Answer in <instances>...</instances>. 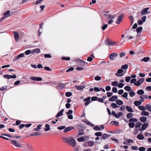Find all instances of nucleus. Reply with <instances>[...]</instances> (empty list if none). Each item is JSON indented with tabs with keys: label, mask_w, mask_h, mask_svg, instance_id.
Segmentation results:
<instances>
[{
	"label": "nucleus",
	"mask_w": 151,
	"mask_h": 151,
	"mask_svg": "<svg viewBox=\"0 0 151 151\" xmlns=\"http://www.w3.org/2000/svg\"><path fill=\"white\" fill-rule=\"evenodd\" d=\"M63 139L65 140L70 146L74 147L76 145V142L75 139L72 137H63Z\"/></svg>",
	"instance_id": "nucleus-1"
},
{
	"label": "nucleus",
	"mask_w": 151,
	"mask_h": 151,
	"mask_svg": "<svg viewBox=\"0 0 151 151\" xmlns=\"http://www.w3.org/2000/svg\"><path fill=\"white\" fill-rule=\"evenodd\" d=\"M94 144V143L93 141H89L83 144L82 146L84 147H91Z\"/></svg>",
	"instance_id": "nucleus-2"
},
{
	"label": "nucleus",
	"mask_w": 151,
	"mask_h": 151,
	"mask_svg": "<svg viewBox=\"0 0 151 151\" xmlns=\"http://www.w3.org/2000/svg\"><path fill=\"white\" fill-rule=\"evenodd\" d=\"M10 142L12 145L17 147H22L21 144L19 142L15 140H11L10 141Z\"/></svg>",
	"instance_id": "nucleus-3"
},
{
	"label": "nucleus",
	"mask_w": 151,
	"mask_h": 151,
	"mask_svg": "<svg viewBox=\"0 0 151 151\" xmlns=\"http://www.w3.org/2000/svg\"><path fill=\"white\" fill-rule=\"evenodd\" d=\"M76 62H78L79 65L81 66H84L85 65H87L88 64V63L85 62L83 60L79 59H76L75 60Z\"/></svg>",
	"instance_id": "nucleus-4"
},
{
	"label": "nucleus",
	"mask_w": 151,
	"mask_h": 151,
	"mask_svg": "<svg viewBox=\"0 0 151 151\" xmlns=\"http://www.w3.org/2000/svg\"><path fill=\"white\" fill-rule=\"evenodd\" d=\"M144 78H141L139 80L137 81L134 84V85L137 86H139L144 82Z\"/></svg>",
	"instance_id": "nucleus-5"
},
{
	"label": "nucleus",
	"mask_w": 151,
	"mask_h": 151,
	"mask_svg": "<svg viewBox=\"0 0 151 151\" xmlns=\"http://www.w3.org/2000/svg\"><path fill=\"white\" fill-rule=\"evenodd\" d=\"M124 15L121 14L118 17V18L116 21V23L117 24H119L122 21V19L124 17Z\"/></svg>",
	"instance_id": "nucleus-6"
},
{
	"label": "nucleus",
	"mask_w": 151,
	"mask_h": 151,
	"mask_svg": "<svg viewBox=\"0 0 151 151\" xmlns=\"http://www.w3.org/2000/svg\"><path fill=\"white\" fill-rule=\"evenodd\" d=\"M149 9V8L148 7L142 9L141 12V14L143 15L149 13L150 12L147 11Z\"/></svg>",
	"instance_id": "nucleus-7"
},
{
	"label": "nucleus",
	"mask_w": 151,
	"mask_h": 151,
	"mask_svg": "<svg viewBox=\"0 0 151 151\" xmlns=\"http://www.w3.org/2000/svg\"><path fill=\"white\" fill-rule=\"evenodd\" d=\"M69 84V82H67L65 83H59L58 84L59 87L60 89L64 88L65 87V86Z\"/></svg>",
	"instance_id": "nucleus-8"
},
{
	"label": "nucleus",
	"mask_w": 151,
	"mask_h": 151,
	"mask_svg": "<svg viewBox=\"0 0 151 151\" xmlns=\"http://www.w3.org/2000/svg\"><path fill=\"white\" fill-rule=\"evenodd\" d=\"M118 56V55L116 53H112L109 55L110 59L114 60L115 58Z\"/></svg>",
	"instance_id": "nucleus-9"
},
{
	"label": "nucleus",
	"mask_w": 151,
	"mask_h": 151,
	"mask_svg": "<svg viewBox=\"0 0 151 151\" xmlns=\"http://www.w3.org/2000/svg\"><path fill=\"white\" fill-rule=\"evenodd\" d=\"M30 79L34 81H41L42 80V78L40 77H30Z\"/></svg>",
	"instance_id": "nucleus-10"
},
{
	"label": "nucleus",
	"mask_w": 151,
	"mask_h": 151,
	"mask_svg": "<svg viewBox=\"0 0 151 151\" xmlns=\"http://www.w3.org/2000/svg\"><path fill=\"white\" fill-rule=\"evenodd\" d=\"M44 23L43 22H41L39 25V29L38 30V36H40L41 34L42 33V26L43 25Z\"/></svg>",
	"instance_id": "nucleus-11"
},
{
	"label": "nucleus",
	"mask_w": 151,
	"mask_h": 151,
	"mask_svg": "<svg viewBox=\"0 0 151 151\" xmlns=\"http://www.w3.org/2000/svg\"><path fill=\"white\" fill-rule=\"evenodd\" d=\"M24 53H22L19 54L17 57L13 59V60L16 61L17 60H19L22 57H24Z\"/></svg>",
	"instance_id": "nucleus-12"
},
{
	"label": "nucleus",
	"mask_w": 151,
	"mask_h": 151,
	"mask_svg": "<svg viewBox=\"0 0 151 151\" xmlns=\"http://www.w3.org/2000/svg\"><path fill=\"white\" fill-rule=\"evenodd\" d=\"M123 70L122 69H119L117 71V73H116L115 74L116 76H117L120 77L122 76L123 74H120L123 73Z\"/></svg>",
	"instance_id": "nucleus-13"
},
{
	"label": "nucleus",
	"mask_w": 151,
	"mask_h": 151,
	"mask_svg": "<svg viewBox=\"0 0 151 151\" xmlns=\"http://www.w3.org/2000/svg\"><path fill=\"white\" fill-rule=\"evenodd\" d=\"M74 129V127H68L66 128H65L64 129L63 132L64 133H66Z\"/></svg>",
	"instance_id": "nucleus-14"
},
{
	"label": "nucleus",
	"mask_w": 151,
	"mask_h": 151,
	"mask_svg": "<svg viewBox=\"0 0 151 151\" xmlns=\"http://www.w3.org/2000/svg\"><path fill=\"white\" fill-rule=\"evenodd\" d=\"M64 109H62L59 112H58L56 116V118H58L60 116H61L63 115V112L64 111Z\"/></svg>",
	"instance_id": "nucleus-15"
},
{
	"label": "nucleus",
	"mask_w": 151,
	"mask_h": 151,
	"mask_svg": "<svg viewBox=\"0 0 151 151\" xmlns=\"http://www.w3.org/2000/svg\"><path fill=\"white\" fill-rule=\"evenodd\" d=\"M117 99L118 97L116 96H113L109 99V101H114Z\"/></svg>",
	"instance_id": "nucleus-16"
},
{
	"label": "nucleus",
	"mask_w": 151,
	"mask_h": 151,
	"mask_svg": "<svg viewBox=\"0 0 151 151\" xmlns=\"http://www.w3.org/2000/svg\"><path fill=\"white\" fill-rule=\"evenodd\" d=\"M14 37L15 38V40L16 41L17 40H18L19 39V34H18V32H15V31L14 32Z\"/></svg>",
	"instance_id": "nucleus-17"
},
{
	"label": "nucleus",
	"mask_w": 151,
	"mask_h": 151,
	"mask_svg": "<svg viewBox=\"0 0 151 151\" xmlns=\"http://www.w3.org/2000/svg\"><path fill=\"white\" fill-rule=\"evenodd\" d=\"M126 110L128 112H134L132 108L129 106H126Z\"/></svg>",
	"instance_id": "nucleus-18"
},
{
	"label": "nucleus",
	"mask_w": 151,
	"mask_h": 151,
	"mask_svg": "<svg viewBox=\"0 0 151 151\" xmlns=\"http://www.w3.org/2000/svg\"><path fill=\"white\" fill-rule=\"evenodd\" d=\"M41 134V133L40 132H34L32 133V134H30V136H37L40 135Z\"/></svg>",
	"instance_id": "nucleus-19"
},
{
	"label": "nucleus",
	"mask_w": 151,
	"mask_h": 151,
	"mask_svg": "<svg viewBox=\"0 0 151 151\" xmlns=\"http://www.w3.org/2000/svg\"><path fill=\"white\" fill-rule=\"evenodd\" d=\"M137 137L139 140H142L144 139V136L143 134H139L137 135Z\"/></svg>",
	"instance_id": "nucleus-20"
},
{
	"label": "nucleus",
	"mask_w": 151,
	"mask_h": 151,
	"mask_svg": "<svg viewBox=\"0 0 151 151\" xmlns=\"http://www.w3.org/2000/svg\"><path fill=\"white\" fill-rule=\"evenodd\" d=\"M75 87L76 89L79 90H82L85 87L83 86H76Z\"/></svg>",
	"instance_id": "nucleus-21"
},
{
	"label": "nucleus",
	"mask_w": 151,
	"mask_h": 151,
	"mask_svg": "<svg viewBox=\"0 0 151 151\" xmlns=\"http://www.w3.org/2000/svg\"><path fill=\"white\" fill-rule=\"evenodd\" d=\"M148 124H149L148 122L147 123H143L142 126V129L144 130L145 129L147 128V127L148 126Z\"/></svg>",
	"instance_id": "nucleus-22"
},
{
	"label": "nucleus",
	"mask_w": 151,
	"mask_h": 151,
	"mask_svg": "<svg viewBox=\"0 0 151 151\" xmlns=\"http://www.w3.org/2000/svg\"><path fill=\"white\" fill-rule=\"evenodd\" d=\"M137 121L138 120L137 119L134 118H132L129 120V121L130 123H134L137 122Z\"/></svg>",
	"instance_id": "nucleus-23"
},
{
	"label": "nucleus",
	"mask_w": 151,
	"mask_h": 151,
	"mask_svg": "<svg viewBox=\"0 0 151 151\" xmlns=\"http://www.w3.org/2000/svg\"><path fill=\"white\" fill-rule=\"evenodd\" d=\"M147 118L146 117L142 116L140 118V120L142 122H145L147 121Z\"/></svg>",
	"instance_id": "nucleus-24"
},
{
	"label": "nucleus",
	"mask_w": 151,
	"mask_h": 151,
	"mask_svg": "<svg viewBox=\"0 0 151 151\" xmlns=\"http://www.w3.org/2000/svg\"><path fill=\"white\" fill-rule=\"evenodd\" d=\"M141 104L142 101H135L134 102V104L136 106H138Z\"/></svg>",
	"instance_id": "nucleus-25"
},
{
	"label": "nucleus",
	"mask_w": 151,
	"mask_h": 151,
	"mask_svg": "<svg viewBox=\"0 0 151 151\" xmlns=\"http://www.w3.org/2000/svg\"><path fill=\"white\" fill-rule=\"evenodd\" d=\"M127 119L131 118L134 116V114L133 113L131 112L127 114Z\"/></svg>",
	"instance_id": "nucleus-26"
},
{
	"label": "nucleus",
	"mask_w": 151,
	"mask_h": 151,
	"mask_svg": "<svg viewBox=\"0 0 151 151\" xmlns=\"http://www.w3.org/2000/svg\"><path fill=\"white\" fill-rule=\"evenodd\" d=\"M45 128L44 130L46 131H49L50 129V125L48 124H46L45 126Z\"/></svg>",
	"instance_id": "nucleus-27"
},
{
	"label": "nucleus",
	"mask_w": 151,
	"mask_h": 151,
	"mask_svg": "<svg viewBox=\"0 0 151 151\" xmlns=\"http://www.w3.org/2000/svg\"><path fill=\"white\" fill-rule=\"evenodd\" d=\"M150 59L149 57H145L141 60V61L144 62H146L148 61Z\"/></svg>",
	"instance_id": "nucleus-28"
},
{
	"label": "nucleus",
	"mask_w": 151,
	"mask_h": 151,
	"mask_svg": "<svg viewBox=\"0 0 151 151\" xmlns=\"http://www.w3.org/2000/svg\"><path fill=\"white\" fill-rule=\"evenodd\" d=\"M110 124L112 125H115L116 126H118L119 124V123L117 122L113 121L111 122Z\"/></svg>",
	"instance_id": "nucleus-29"
},
{
	"label": "nucleus",
	"mask_w": 151,
	"mask_h": 151,
	"mask_svg": "<svg viewBox=\"0 0 151 151\" xmlns=\"http://www.w3.org/2000/svg\"><path fill=\"white\" fill-rule=\"evenodd\" d=\"M42 126L41 124H39L38 125L37 127L36 128H34L33 129L34 131H38L40 130V129H41V127Z\"/></svg>",
	"instance_id": "nucleus-30"
},
{
	"label": "nucleus",
	"mask_w": 151,
	"mask_h": 151,
	"mask_svg": "<svg viewBox=\"0 0 151 151\" xmlns=\"http://www.w3.org/2000/svg\"><path fill=\"white\" fill-rule=\"evenodd\" d=\"M116 103L118 105H121L123 104V102L122 101L118 99L116 101Z\"/></svg>",
	"instance_id": "nucleus-31"
},
{
	"label": "nucleus",
	"mask_w": 151,
	"mask_h": 151,
	"mask_svg": "<svg viewBox=\"0 0 151 151\" xmlns=\"http://www.w3.org/2000/svg\"><path fill=\"white\" fill-rule=\"evenodd\" d=\"M144 93V92L143 90L140 89L138 90L137 92V93L140 95H142Z\"/></svg>",
	"instance_id": "nucleus-32"
},
{
	"label": "nucleus",
	"mask_w": 151,
	"mask_h": 151,
	"mask_svg": "<svg viewBox=\"0 0 151 151\" xmlns=\"http://www.w3.org/2000/svg\"><path fill=\"white\" fill-rule=\"evenodd\" d=\"M84 134L83 133V129H80L79 130V133L77 136L81 135Z\"/></svg>",
	"instance_id": "nucleus-33"
},
{
	"label": "nucleus",
	"mask_w": 151,
	"mask_h": 151,
	"mask_svg": "<svg viewBox=\"0 0 151 151\" xmlns=\"http://www.w3.org/2000/svg\"><path fill=\"white\" fill-rule=\"evenodd\" d=\"M124 89L126 91H131V87L128 86H126L124 87Z\"/></svg>",
	"instance_id": "nucleus-34"
},
{
	"label": "nucleus",
	"mask_w": 151,
	"mask_h": 151,
	"mask_svg": "<svg viewBox=\"0 0 151 151\" xmlns=\"http://www.w3.org/2000/svg\"><path fill=\"white\" fill-rule=\"evenodd\" d=\"M111 107L113 109H116L117 107H119V106H118L116 104L114 103H112L111 105Z\"/></svg>",
	"instance_id": "nucleus-35"
},
{
	"label": "nucleus",
	"mask_w": 151,
	"mask_h": 151,
	"mask_svg": "<svg viewBox=\"0 0 151 151\" xmlns=\"http://www.w3.org/2000/svg\"><path fill=\"white\" fill-rule=\"evenodd\" d=\"M141 125H142V123L139 122H138L136 123V124L135 125V128L136 129L138 127H140Z\"/></svg>",
	"instance_id": "nucleus-36"
},
{
	"label": "nucleus",
	"mask_w": 151,
	"mask_h": 151,
	"mask_svg": "<svg viewBox=\"0 0 151 151\" xmlns=\"http://www.w3.org/2000/svg\"><path fill=\"white\" fill-rule=\"evenodd\" d=\"M93 129L96 131H101V128L98 125H96L95 126L93 127Z\"/></svg>",
	"instance_id": "nucleus-37"
},
{
	"label": "nucleus",
	"mask_w": 151,
	"mask_h": 151,
	"mask_svg": "<svg viewBox=\"0 0 151 151\" xmlns=\"http://www.w3.org/2000/svg\"><path fill=\"white\" fill-rule=\"evenodd\" d=\"M141 115L145 116H147L149 115V113L148 112L144 111L141 112Z\"/></svg>",
	"instance_id": "nucleus-38"
},
{
	"label": "nucleus",
	"mask_w": 151,
	"mask_h": 151,
	"mask_svg": "<svg viewBox=\"0 0 151 151\" xmlns=\"http://www.w3.org/2000/svg\"><path fill=\"white\" fill-rule=\"evenodd\" d=\"M85 123L87 124L90 126L91 127H93L94 126V125L91 123L90 122L87 120L85 121Z\"/></svg>",
	"instance_id": "nucleus-39"
},
{
	"label": "nucleus",
	"mask_w": 151,
	"mask_h": 151,
	"mask_svg": "<svg viewBox=\"0 0 151 151\" xmlns=\"http://www.w3.org/2000/svg\"><path fill=\"white\" fill-rule=\"evenodd\" d=\"M77 140L79 142H81L83 141H84V142L86 141V140H85V138L84 137H81L80 138H78Z\"/></svg>",
	"instance_id": "nucleus-40"
},
{
	"label": "nucleus",
	"mask_w": 151,
	"mask_h": 151,
	"mask_svg": "<svg viewBox=\"0 0 151 151\" xmlns=\"http://www.w3.org/2000/svg\"><path fill=\"white\" fill-rule=\"evenodd\" d=\"M4 78L8 79L11 78V75H9L8 74L4 75L3 76Z\"/></svg>",
	"instance_id": "nucleus-41"
},
{
	"label": "nucleus",
	"mask_w": 151,
	"mask_h": 151,
	"mask_svg": "<svg viewBox=\"0 0 151 151\" xmlns=\"http://www.w3.org/2000/svg\"><path fill=\"white\" fill-rule=\"evenodd\" d=\"M72 95V93L70 92H68L65 93V96L67 97H70Z\"/></svg>",
	"instance_id": "nucleus-42"
},
{
	"label": "nucleus",
	"mask_w": 151,
	"mask_h": 151,
	"mask_svg": "<svg viewBox=\"0 0 151 151\" xmlns=\"http://www.w3.org/2000/svg\"><path fill=\"white\" fill-rule=\"evenodd\" d=\"M142 30V27H139L137 28L136 29V31L138 33L141 32Z\"/></svg>",
	"instance_id": "nucleus-43"
},
{
	"label": "nucleus",
	"mask_w": 151,
	"mask_h": 151,
	"mask_svg": "<svg viewBox=\"0 0 151 151\" xmlns=\"http://www.w3.org/2000/svg\"><path fill=\"white\" fill-rule=\"evenodd\" d=\"M128 96V93L126 92H125L122 95V96L123 97L127 99H128L127 98Z\"/></svg>",
	"instance_id": "nucleus-44"
},
{
	"label": "nucleus",
	"mask_w": 151,
	"mask_h": 151,
	"mask_svg": "<svg viewBox=\"0 0 151 151\" xmlns=\"http://www.w3.org/2000/svg\"><path fill=\"white\" fill-rule=\"evenodd\" d=\"M129 126L131 128H133L135 126L134 123H130L128 124Z\"/></svg>",
	"instance_id": "nucleus-45"
},
{
	"label": "nucleus",
	"mask_w": 151,
	"mask_h": 151,
	"mask_svg": "<svg viewBox=\"0 0 151 151\" xmlns=\"http://www.w3.org/2000/svg\"><path fill=\"white\" fill-rule=\"evenodd\" d=\"M138 108L139 109L142 111H144L145 110V107L142 106H138Z\"/></svg>",
	"instance_id": "nucleus-46"
},
{
	"label": "nucleus",
	"mask_w": 151,
	"mask_h": 151,
	"mask_svg": "<svg viewBox=\"0 0 151 151\" xmlns=\"http://www.w3.org/2000/svg\"><path fill=\"white\" fill-rule=\"evenodd\" d=\"M95 135L98 137H101L102 136V133L101 132H96L95 133Z\"/></svg>",
	"instance_id": "nucleus-47"
},
{
	"label": "nucleus",
	"mask_w": 151,
	"mask_h": 151,
	"mask_svg": "<svg viewBox=\"0 0 151 151\" xmlns=\"http://www.w3.org/2000/svg\"><path fill=\"white\" fill-rule=\"evenodd\" d=\"M98 97L97 96H95L92 97L91 98V100L92 101H97Z\"/></svg>",
	"instance_id": "nucleus-48"
},
{
	"label": "nucleus",
	"mask_w": 151,
	"mask_h": 151,
	"mask_svg": "<svg viewBox=\"0 0 151 151\" xmlns=\"http://www.w3.org/2000/svg\"><path fill=\"white\" fill-rule=\"evenodd\" d=\"M100 64H99L98 65H106V62L105 61H102L101 62L99 63Z\"/></svg>",
	"instance_id": "nucleus-49"
},
{
	"label": "nucleus",
	"mask_w": 151,
	"mask_h": 151,
	"mask_svg": "<svg viewBox=\"0 0 151 151\" xmlns=\"http://www.w3.org/2000/svg\"><path fill=\"white\" fill-rule=\"evenodd\" d=\"M31 50H27L24 53L26 55H28L31 53Z\"/></svg>",
	"instance_id": "nucleus-50"
},
{
	"label": "nucleus",
	"mask_w": 151,
	"mask_h": 151,
	"mask_svg": "<svg viewBox=\"0 0 151 151\" xmlns=\"http://www.w3.org/2000/svg\"><path fill=\"white\" fill-rule=\"evenodd\" d=\"M1 135L6 136L10 138H12L13 137V136L7 134H2Z\"/></svg>",
	"instance_id": "nucleus-51"
},
{
	"label": "nucleus",
	"mask_w": 151,
	"mask_h": 151,
	"mask_svg": "<svg viewBox=\"0 0 151 151\" xmlns=\"http://www.w3.org/2000/svg\"><path fill=\"white\" fill-rule=\"evenodd\" d=\"M129 94L130 97H132L135 95V93L133 91H132L129 93Z\"/></svg>",
	"instance_id": "nucleus-52"
},
{
	"label": "nucleus",
	"mask_w": 151,
	"mask_h": 151,
	"mask_svg": "<svg viewBox=\"0 0 151 151\" xmlns=\"http://www.w3.org/2000/svg\"><path fill=\"white\" fill-rule=\"evenodd\" d=\"M123 132V130L122 129H117L115 131V133L116 134H119L122 132Z\"/></svg>",
	"instance_id": "nucleus-53"
},
{
	"label": "nucleus",
	"mask_w": 151,
	"mask_h": 151,
	"mask_svg": "<svg viewBox=\"0 0 151 151\" xmlns=\"http://www.w3.org/2000/svg\"><path fill=\"white\" fill-rule=\"evenodd\" d=\"M146 109L150 111V110H151V105L150 104H147L146 105Z\"/></svg>",
	"instance_id": "nucleus-54"
},
{
	"label": "nucleus",
	"mask_w": 151,
	"mask_h": 151,
	"mask_svg": "<svg viewBox=\"0 0 151 151\" xmlns=\"http://www.w3.org/2000/svg\"><path fill=\"white\" fill-rule=\"evenodd\" d=\"M101 79V77L99 76H97L95 77L94 79L95 80L99 81Z\"/></svg>",
	"instance_id": "nucleus-55"
},
{
	"label": "nucleus",
	"mask_w": 151,
	"mask_h": 151,
	"mask_svg": "<svg viewBox=\"0 0 151 151\" xmlns=\"http://www.w3.org/2000/svg\"><path fill=\"white\" fill-rule=\"evenodd\" d=\"M131 78L130 76H128L126 77L125 79V81L127 82H128L130 81Z\"/></svg>",
	"instance_id": "nucleus-56"
},
{
	"label": "nucleus",
	"mask_w": 151,
	"mask_h": 151,
	"mask_svg": "<svg viewBox=\"0 0 151 151\" xmlns=\"http://www.w3.org/2000/svg\"><path fill=\"white\" fill-rule=\"evenodd\" d=\"M74 68L73 67H71L70 68H69L68 69L66 70V72H68L70 71H72L74 70Z\"/></svg>",
	"instance_id": "nucleus-57"
},
{
	"label": "nucleus",
	"mask_w": 151,
	"mask_h": 151,
	"mask_svg": "<svg viewBox=\"0 0 151 151\" xmlns=\"http://www.w3.org/2000/svg\"><path fill=\"white\" fill-rule=\"evenodd\" d=\"M107 96L108 97H110L113 95V93L112 92H107Z\"/></svg>",
	"instance_id": "nucleus-58"
},
{
	"label": "nucleus",
	"mask_w": 151,
	"mask_h": 151,
	"mask_svg": "<svg viewBox=\"0 0 151 151\" xmlns=\"http://www.w3.org/2000/svg\"><path fill=\"white\" fill-rule=\"evenodd\" d=\"M91 99V97L89 96H88L86 98L84 99H83V101H90V100Z\"/></svg>",
	"instance_id": "nucleus-59"
},
{
	"label": "nucleus",
	"mask_w": 151,
	"mask_h": 151,
	"mask_svg": "<svg viewBox=\"0 0 151 151\" xmlns=\"http://www.w3.org/2000/svg\"><path fill=\"white\" fill-rule=\"evenodd\" d=\"M108 18L109 19H114L115 16L114 15H112L111 14H109L108 15Z\"/></svg>",
	"instance_id": "nucleus-60"
},
{
	"label": "nucleus",
	"mask_w": 151,
	"mask_h": 151,
	"mask_svg": "<svg viewBox=\"0 0 151 151\" xmlns=\"http://www.w3.org/2000/svg\"><path fill=\"white\" fill-rule=\"evenodd\" d=\"M108 134H104L102 135V138H103V139H106V138H108L107 136Z\"/></svg>",
	"instance_id": "nucleus-61"
},
{
	"label": "nucleus",
	"mask_w": 151,
	"mask_h": 151,
	"mask_svg": "<svg viewBox=\"0 0 151 151\" xmlns=\"http://www.w3.org/2000/svg\"><path fill=\"white\" fill-rule=\"evenodd\" d=\"M65 126H62L60 127H58L57 128L58 129L61 130L63 129H65Z\"/></svg>",
	"instance_id": "nucleus-62"
},
{
	"label": "nucleus",
	"mask_w": 151,
	"mask_h": 151,
	"mask_svg": "<svg viewBox=\"0 0 151 151\" xmlns=\"http://www.w3.org/2000/svg\"><path fill=\"white\" fill-rule=\"evenodd\" d=\"M138 149L139 151H144L145 150V148L144 147H139Z\"/></svg>",
	"instance_id": "nucleus-63"
},
{
	"label": "nucleus",
	"mask_w": 151,
	"mask_h": 151,
	"mask_svg": "<svg viewBox=\"0 0 151 151\" xmlns=\"http://www.w3.org/2000/svg\"><path fill=\"white\" fill-rule=\"evenodd\" d=\"M136 81H137V79L136 78H133L131 80L130 83H131L132 84L136 83Z\"/></svg>",
	"instance_id": "nucleus-64"
}]
</instances>
